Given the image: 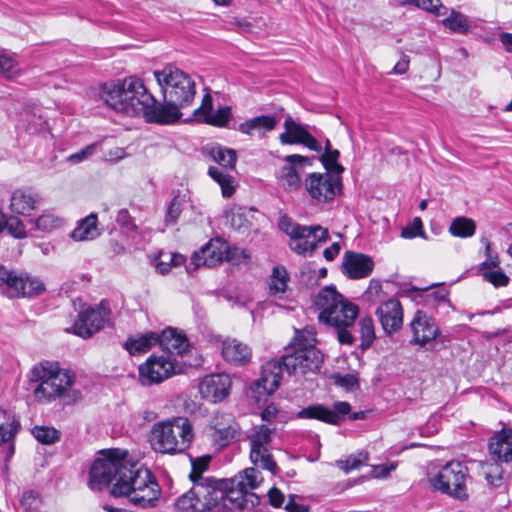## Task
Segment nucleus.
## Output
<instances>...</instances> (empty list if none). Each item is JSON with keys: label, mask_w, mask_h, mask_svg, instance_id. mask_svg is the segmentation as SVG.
<instances>
[{"label": "nucleus", "mask_w": 512, "mask_h": 512, "mask_svg": "<svg viewBox=\"0 0 512 512\" xmlns=\"http://www.w3.org/2000/svg\"><path fill=\"white\" fill-rule=\"evenodd\" d=\"M153 74L161 88L164 104H158L142 80L136 77L101 85L100 98L116 112L127 116L142 115L150 123H174L182 115L180 108L193 101L195 82L189 74L173 65L155 70Z\"/></svg>", "instance_id": "nucleus-1"}, {"label": "nucleus", "mask_w": 512, "mask_h": 512, "mask_svg": "<svg viewBox=\"0 0 512 512\" xmlns=\"http://www.w3.org/2000/svg\"><path fill=\"white\" fill-rule=\"evenodd\" d=\"M126 456L120 449L101 451L91 466L89 487L97 491L110 487L114 497H126L140 508L156 507L161 488L155 476L149 469L129 463Z\"/></svg>", "instance_id": "nucleus-2"}, {"label": "nucleus", "mask_w": 512, "mask_h": 512, "mask_svg": "<svg viewBox=\"0 0 512 512\" xmlns=\"http://www.w3.org/2000/svg\"><path fill=\"white\" fill-rule=\"evenodd\" d=\"M242 480L219 479L198 484L175 501L177 512H243L260 503L254 492L245 490Z\"/></svg>", "instance_id": "nucleus-3"}, {"label": "nucleus", "mask_w": 512, "mask_h": 512, "mask_svg": "<svg viewBox=\"0 0 512 512\" xmlns=\"http://www.w3.org/2000/svg\"><path fill=\"white\" fill-rule=\"evenodd\" d=\"M193 438V427L189 419L174 417L152 426L150 442L160 453L176 454L188 449Z\"/></svg>", "instance_id": "nucleus-4"}, {"label": "nucleus", "mask_w": 512, "mask_h": 512, "mask_svg": "<svg viewBox=\"0 0 512 512\" xmlns=\"http://www.w3.org/2000/svg\"><path fill=\"white\" fill-rule=\"evenodd\" d=\"M29 381L37 383L33 390L35 399L39 403H49L56 398L64 397L73 385V376L51 362H41L31 369Z\"/></svg>", "instance_id": "nucleus-5"}, {"label": "nucleus", "mask_w": 512, "mask_h": 512, "mask_svg": "<svg viewBox=\"0 0 512 512\" xmlns=\"http://www.w3.org/2000/svg\"><path fill=\"white\" fill-rule=\"evenodd\" d=\"M279 228L290 237V248L297 254L312 253L320 243L329 239L326 228L320 225H300L286 215L280 218Z\"/></svg>", "instance_id": "nucleus-6"}, {"label": "nucleus", "mask_w": 512, "mask_h": 512, "mask_svg": "<svg viewBox=\"0 0 512 512\" xmlns=\"http://www.w3.org/2000/svg\"><path fill=\"white\" fill-rule=\"evenodd\" d=\"M468 468L458 461H451L441 467L435 476L429 477L430 485L437 491L457 500H467Z\"/></svg>", "instance_id": "nucleus-7"}, {"label": "nucleus", "mask_w": 512, "mask_h": 512, "mask_svg": "<svg viewBox=\"0 0 512 512\" xmlns=\"http://www.w3.org/2000/svg\"><path fill=\"white\" fill-rule=\"evenodd\" d=\"M311 337L307 343L298 340L297 347L291 354L283 355V364L289 375H306L320 370L323 362L322 353L314 346Z\"/></svg>", "instance_id": "nucleus-8"}, {"label": "nucleus", "mask_w": 512, "mask_h": 512, "mask_svg": "<svg viewBox=\"0 0 512 512\" xmlns=\"http://www.w3.org/2000/svg\"><path fill=\"white\" fill-rule=\"evenodd\" d=\"M275 428L261 424L254 426L247 438L250 441V458L254 465L277 474L278 466L271 455V443Z\"/></svg>", "instance_id": "nucleus-9"}, {"label": "nucleus", "mask_w": 512, "mask_h": 512, "mask_svg": "<svg viewBox=\"0 0 512 512\" xmlns=\"http://www.w3.org/2000/svg\"><path fill=\"white\" fill-rule=\"evenodd\" d=\"M110 314L107 303L101 301L100 304L81 311L72 328H67L66 331H73L75 335L88 339L109 323Z\"/></svg>", "instance_id": "nucleus-10"}, {"label": "nucleus", "mask_w": 512, "mask_h": 512, "mask_svg": "<svg viewBox=\"0 0 512 512\" xmlns=\"http://www.w3.org/2000/svg\"><path fill=\"white\" fill-rule=\"evenodd\" d=\"M5 285L11 297H35L44 290V283L38 279L30 277L27 273L17 274L10 271L0 264V287Z\"/></svg>", "instance_id": "nucleus-11"}, {"label": "nucleus", "mask_w": 512, "mask_h": 512, "mask_svg": "<svg viewBox=\"0 0 512 512\" xmlns=\"http://www.w3.org/2000/svg\"><path fill=\"white\" fill-rule=\"evenodd\" d=\"M334 410L322 405L308 406L298 413L299 418L317 419L328 424L339 425L349 414L351 420L364 419L365 411H358L350 414L351 405L345 401H337L333 404Z\"/></svg>", "instance_id": "nucleus-12"}, {"label": "nucleus", "mask_w": 512, "mask_h": 512, "mask_svg": "<svg viewBox=\"0 0 512 512\" xmlns=\"http://www.w3.org/2000/svg\"><path fill=\"white\" fill-rule=\"evenodd\" d=\"M305 189L311 198L319 202L333 200L342 189L339 176L330 173H311L304 181Z\"/></svg>", "instance_id": "nucleus-13"}, {"label": "nucleus", "mask_w": 512, "mask_h": 512, "mask_svg": "<svg viewBox=\"0 0 512 512\" xmlns=\"http://www.w3.org/2000/svg\"><path fill=\"white\" fill-rule=\"evenodd\" d=\"M139 379L143 385L159 384L176 373V364L170 355L150 356L139 366Z\"/></svg>", "instance_id": "nucleus-14"}, {"label": "nucleus", "mask_w": 512, "mask_h": 512, "mask_svg": "<svg viewBox=\"0 0 512 512\" xmlns=\"http://www.w3.org/2000/svg\"><path fill=\"white\" fill-rule=\"evenodd\" d=\"M409 326L413 334L410 343L413 345L424 347L441 334L436 320L422 310L415 312Z\"/></svg>", "instance_id": "nucleus-15"}, {"label": "nucleus", "mask_w": 512, "mask_h": 512, "mask_svg": "<svg viewBox=\"0 0 512 512\" xmlns=\"http://www.w3.org/2000/svg\"><path fill=\"white\" fill-rule=\"evenodd\" d=\"M233 258L229 246L219 238L210 240L200 250L192 255V262L196 267H214L223 260Z\"/></svg>", "instance_id": "nucleus-16"}, {"label": "nucleus", "mask_w": 512, "mask_h": 512, "mask_svg": "<svg viewBox=\"0 0 512 512\" xmlns=\"http://www.w3.org/2000/svg\"><path fill=\"white\" fill-rule=\"evenodd\" d=\"M211 438L219 448L228 446L239 435V425L231 414L217 413L210 425Z\"/></svg>", "instance_id": "nucleus-17"}, {"label": "nucleus", "mask_w": 512, "mask_h": 512, "mask_svg": "<svg viewBox=\"0 0 512 512\" xmlns=\"http://www.w3.org/2000/svg\"><path fill=\"white\" fill-rule=\"evenodd\" d=\"M232 381L225 373L205 376L199 384V391L204 399L217 403L225 399L231 389Z\"/></svg>", "instance_id": "nucleus-18"}, {"label": "nucleus", "mask_w": 512, "mask_h": 512, "mask_svg": "<svg viewBox=\"0 0 512 512\" xmlns=\"http://www.w3.org/2000/svg\"><path fill=\"white\" fill-rule=\"evenodd\" d=\"M287 164L279 172L278 182L287 191H296L301 187L299 168L303 165H311L312 159L298 154L288 155L284 159Z\"/></svg>", "instance_id": "nucleus-19"}, {"label": "nucleus", "mask_w": 512, "mask_h": 512, "mask_svg": "<svg viewBox=\"0 0 512 512\" xmlns=\"http://www.w3.org/2000/svg\"><path fill=\"white\" fill-rule=\"evenodd\" d=\"M375 313L386 334L392 335L402 328L403 308L397 299L391 298L382 302Z\"/></svg>", "instance_id": "nucleus-20"}, {"label": "nucleus", "mask_w": 512, "mask_h": 512, "mask_svg": "<svg viewBox=\"0 0 512 512\" xmlns=\"http://www.w3.org/2000/svg\"><path fill=\"white\" fill-rule=\"evenodd\" d=\"M374 269L372 257L354 251H346L342 262V272L349 279L368 277Z\"/></svg>", "instance_id": "nucleus-21"}, {"label": "nucleus", "mask_w": 512, "mask_h": 512, "mask_svg": "<svg viewBox=\"0 0 512 512\" xmlns=\"http://www.w3.org/2000/svg\"><path fill=\"white\" fill-rule=\"evenodd\" d=\"M358 314V306L343 299L332 311L320 312L319 320L333 327L352 326Z\"/></svg>", "instance_id": "nucleus-22"}, {"label": "nucleus", "mask_w": 512, "mask_h": 512, "mask_svg": "<svg viewBox=\"0 0 512 512\" xmlns=\"http://www.w3.org/2000/svg\"><path fill=\"white\" fill-rule=\"evenodd\" d=\"M489 453L496 462H512V428L503 427L488 443Z\"/></svg>", "instance_id": "nucleus-23"}, {"label": "nucleus", "mask_w": 512, "mask_h": 512, "mask_svg": "<svg viewBox=\"0 0 512 512\" xmlns=\"http://www.w3.org/2000/svg\"><path fill=\"white\" fill-rule=\"evenodd\" d=\"M283 369V356L279 360L266 362L262 366L259 379L255 382L256 387L262 388L267 395L273 394L281 383Z\"/></svg>", "instance_id": "nucleus-24"}, {"label": "nucleus", "mask_w": 512, "mask_h": 512, "mask_svg": "<svg viewBox=\"0 0 512 512\" xmlns=\"http://www.w3.org/2000/svg\"><path fill=\"white\" fill-rule=\"evenodd\" d=\"M222 356L230 364L244 366L250 362L252 351L247 344L227 338L222 342Z\"/></svg>", "instance_id": "nucleus-25"}, {"label": "nucleus", "mask_w": 512, "mask_h": 512, "mask_svg": "<svg viewBox=\"0 0 512 512\" xmlns=\"http://www.w3.org/2000/svg\"><path fill=\"white\" fill-rule=\"evenodd\" d=\"M158 337L159 346L170 355H181L189 347L186 335L175 328L168 327L164 329L160 334L158 333Z\"/></svg>", "instance_id": "nucleus-26"}, {"label": "nucleus", "mask_w": 512, "mask_h": 512, "mask_svg": "<svg viewBox=\"0 0 512 512\" xmlns=\"http://www.w3.org/2000/svg\"><path fill=\"white\" fill-rule=\"evenodd\" d=\"M40 197L30 189H17L10 197V210L14 214L28 216L36 208Z\"/></svg>", "instance_id": "nucleus-27"}, {"label": "nucleus", "mask_w": 512, "mask_h": 512, "mask_svg": "<svg viewBox=\"0 0 512 512\" xmlns=\"http://www.w3.org/2000/svg\"><path fill=\"white\" fill-rule=\"evenodd\" d=\"M19 428L20 423L16 416L12 412L0 408V445L9 443L6 460H8L14 453V445L11 441L18 433Z\"/></svg>", "instance_id": "nucleus-28"}, {"label": "nucleus", "mask_w": 512, "mask_h": 512, "mask_svg": "<svg viewBox=\"0 0 512 512\" xmlns=\"http://www.w3.org/2000/svg\"><path fill=\"white\" fill-rule=\"evenodd\" d=\"M279 122V118L274 115H261L239 125V131L243 134L253 136L255 133L264 135L266 132L275 129Z\"/></svg>", "instance_id": "nucleus-29"}, {"label": "nucleus", "mask_w": 512, "mask_h": 512, "mask_svg": "<svg viewBox=\"0 0 512 512\" xmlns=\"http://www.w3.org/2000/svg\"><path fill=\"white\" fill-rule=\"evenodd\" d=\"M158 341V333L149 331L129 337L124 343V348L130 355H140L147 353L153 346L158 344Z\"/></svg>", "instance_id": "nucleus-30"}, {"label": "nucleus", "mask_w": 512, "mask_h": 512, "mask_svg": "<svg viewBox=\"0 0 512 512\" xmlns=\"http://www.w3.org/2000/svg\"><path fill=\"white\" fill-rule=\"evenodd\" d=\"M344 299L336 288L332 285L322 288L314 298V305L321 310V312L332 311Z\"/></svg>", "instance_id": "nucleus-31"}, {"label": "nucleus", "mask_w": 512, "mask_h": 512, "mask_svg": "<svg viewBox=\"0 0 512 512\" xmlns=\"http://www.w3.org/2000/svg\"><path fill=\"white\" fill-rule=\"evenodd\" d=\"M284 128L285 132L279 136L280 142L283 145L301 144L308 133L304 126L295 122L289 115L284 122Z\"/></svg>", "instance_id": "nucleus-32"}, {"label": "nucleus", "mask_w": 512, "mask_h": 512, "mask_svg": "<svg viewBox=\"0 0 512 512\" xmlns=\"http://www.w3.org/2000/svg\"><path fill=\"white\" fill-rule=\"evenodd\" d=\"M99 235L97 215L93 213L81 220L71 233V237L76 241L93 240Z\"/></svg>", "instance_id": "nucleus-33"}, {"label": "nucleus", "mask_w": 512, "mask_h": 512, "mask_svg": "<svg viewBox=\"0 0 512 512\" xmlns=\"http://www.w3.org/2000/svg\"><path fill=\"white\" fill-rule=\"evenodd\" d=\"M211 456L206 455L191 460V472L189 479L192 481V487L189 491H192L196 485L203 484L209 481H218L219 479L213 477H203V473L209 468Z\"/></svg>", "instance_id": "nucleus-34"}, {"label": "nucleus", "mask_w": 512, "mask_h": 512, "mask_svg": "<svg viewBox=\"0 0 512 512\" xmlns=\"http://www.w3.org/2000/svg\"><path fill=\"white\" fill-rule=\"evenodd\" d=\"M476 223L473 219L464 216L452 220L449 232L454 237L468 238L475 234Z\"/></svg>", "instance_id": "nucleus-35"}, {"label": "nucleus", "mask_w": 512, "mask_h": 512, "mask_svg": "<svg viewBox=\"0 0 512 512\" xmlns=\"http://www.w3.org/2000/svg\"><path fill=\"white\" fill-rule=\"evenodd\" d=\"M209 154L220 166L228 169L235 167L237 161V153L235 150L218 145L211 148Z\"/></svg>", "instance_id": "nucleus-36"}, {"label": "nucleus", "mask_w": 512, "mask_h": 512, "mask_svg": "<svg viewBox=\"0 0 512 512\" xmlns=\"http://www.w3.org/2000/svg\"><path fill=\"white\" fill-rule=\"evenodd\" d=\"M288 280L289 276L285 267H274L269 280V293L271 295H276L278 293L285 292Z\"/></svg>", "instance_id": "nucleus-37"}, {"label": "nucleus", "mask_w": 512, "mask_h": 512, "mask_svg": "<svg viewBox=\"0 0 512 512\" xmlns=\"http://www.w3.org/2000/svg\"><path fill=\"white\" fill-rule=\"evenodd\" d=\"M443 24L452 32L459 34H466L471 29L467 16L455 11H452L451 14L443 20Z\"/></svg>", "instance_id": "nucleus-38"}, {"label": "nucleus", "mask_w": 512, "mask_h": 512, "mask_svg": "<svg viewBox=\"0 0 512 512\" xmlns=\"http://www.w3.org/2000/svg\"><path fill=\"white\" fill-rule=\"evenodd\" d=\"M359 330L361 335L360 349L367 350L375 339L374 323L372 318L363 317L359 321Z\"/></svg>", "instance_id": "nucleus-39"}, {"label": "nucleus", "mask_w": 512, "mask_h": 512, "mask_svg": "<svg viewBox=\"0 0 512 512\" xmlns=\"http://www.w3.org/2000/svg\"><path fill=\"white\" fill-rule=\"evenodd\" d=\"M233 479H237L238 481L242 480L241 486L244 487L245 490H249L251 492H253V490L263 481L261 473L253 467L245 469Z\"/></svg>", "instance_id": "nucleus-40"}, {"label": "nucleus", "mask_w": 512, "mask_h": 512, "mask_svg": "<svg viewBox=\"0 0 512 512\" xmlns=\"http://www.w3.org/2000/svg\"><path fill=\"white\" fill-rule=\"evenodd\" d=\"M208 174L221 186L222 194L224 197H230L234 192L233 178L223 173L217 167H210Z\"/></svg>", "instance_id": "nucleus-41"}, {"label": "nucleus", "mask_w": 512, "mask_h": 512, "mask_svg": "<svg viewBox=\"0 0 512 512\" xmlns=\"http://www.w3.org/2000/svg\"><path fill=\"white\" fill-rule=\"evenodd\" d=\"M33 436L42 444H54L60 439V431L53 427L36 426L32 430Z\"/></svg>", "instance_id": "nucleus-42"}, {"label": "nucleus", "mask_w": 512, "mask_h": 512, "mask_svg": "<svg viewBox=\"0 0 512 512\" xmlns=\"http://www.w3.org/2000/svg\"><path fill=\"white\" fill-rule=\"evenodd\" d=\"M340 152L338 150H325L320 160L327 171L340 174L344 168L338 163Z\"/></svg>", "instance_id": "nucleus-43"}, {"label": "nucleus", "mask_w": 512, "mask_h": 512, "mask_svg": "<svg viewBox=\"0 0 512 512\" xmlns=\"http://www.w3.org/2000/svg\"><path fill=\"white\" fill-rule=\"evenodd\" d=\"M368 460L366 453H358L357 455H350L345 460H338L336 465L342 469L345 473H349L352 470L360 468Z\"/></svg>", "instance_id": "nucleus-44"}, {"label": "nucleus", "mask_w": 512, "mask_h": 512, "mask_svg": "<svg viewBox=\"0 0 512 512\" xmlns=\"http://www.w3.org/2000/svg\"><path fill=\"white\" fill-rule=\"evenodd\" d=\"M185 199L184 196L175 195L170 202V205L167 209L165 216L166 225H171L176 223L182 212V205L184 204Z\"/></svg>", "instance_id": "nucleus-45"}, {"label": "nucleus", "mask_w": 512, "mask_h": 512, "mask_svg": "<svg viewBox=\"0 0 512 512\" xmlns=\"http://www.w3.org/2000/svg\"><path fill=\"white\" fill-rule=\"evenodd\" d=\"M0 72L7 79H14L19 75V69L12 57L0 54Z\"/></svg>", "instance_id": "nucleus-46"}, {"label": "nucleus", "mask_w": 512, "mask_h": 512, "mask_svg": "<svg viewBox=\"0 0 512 512\" xmlns=\"http://www.w3.org/2000/svg\"><path fill=\"white\" fill-rule=\"evenodd\" d=\"M483 279L494 287H505L509 284V277L502 270L482 272Z\"/></svg>", "instance_id": "nucleus-47"}, {"label": "nucleus", "mask_w": 512, "mask_h": 512, "mask_svg": "<svg viewBox=\"0 0 512 512\" xmlns=\"http://www.w3.org/2000/svg\"><path fill=\"white\" fill-rule=\"evenodd\" d=\"M231 116L230 108L225 107L219 109L217 112L212 113V111L203 119L205 123L216 125V126H225Z\"/></svg>", "instance_id": "nucleus-48"}, {"label": "nucleus", "mask_w": 512, "mask_h": 512, "mask_svg": "<svg viewBox=\"0 0 512 512\" xmlns=\"http://www.w3.org/2000/svg\"><path fill=\"white\" fill-rule=\"evenodd\" d=\"M21 506L26 510L36 509L41 504V497L38 492L33 490H28L23 492V495L20 500Z\"/></svg>", "instance_id": "nucleus-49"}, {"label": "nucleus", "mask_w": 512, "mask_h": 512, "mask_svg": "<svg viewBox=\"0 0 512 512\" xmlns=\"http://www.w3.org/2000/svg\"><path fill=\"white\" fill-rule=\"evenodd\" d=\"M423 224L420 218H415L411 224L406 226L401 231V237L405 239H412L417 236H423Z\"/></svg>", "instance_id": "nucleus-50"}, {"label": "nucleus", "mask_w": 512, "mask_h": 512, "mask_svg": "<svg viewBox=\"0 0 512 512\" xmlns=\"http://www.w3.org/2000/svg\"><path fill=\"white\" fill-rule=\"evenodd\" d=\"M490 468L484 471L485 479L492 487H499L502 484V469L498 464L487 465Z\"/></svg>", "instance_id": "nucleus-51"}, {"label": "nucleus", "mask_w": 512, "mask_h": 512, "mask_svg": "<svg viewBox=\"0 0 512 512\" xmlns=\"http://www.w3.org/2000/svg\"><path fill=\"white\" fill-rule=\"evenodd\" d=\"M5 228L15 237V238H24L26 236V230L23 223L14 216H10L8 218V222L6 223Z\"/></svg>", "instance_id": "nucleus-52"}, {"label": "nucleus", "mask_w": 512, "mask_h": 512, "mask_svg": "<svg viewBox=\"0 0 512 512\" xmlns=\"http://www.w3.org/2000/svg\"><path fill=\"white\" fill-rule=\"evenodd\" d=\"M60 220L55 218L53 215H42L36 220V227L40 230H51L58 227Z\"/></svg>", "instance_id": "nucleus-53"}, {"label": "nucleus", "mask_w": 512, "mask_h": 512, "mask_svg": "<svg viewBox=\"0 0 512 512\" xmlns=\"http://www.w3.org/2000/svg\"><path fill=\"white\" fill-rule=\"evenodd\" d=\"M96 144H90L88 146H86L85 148L81 149L80 151L74 153V154H71L69 157H68V160L72 163H79V162H82L83 160L89 158L95 151L96 149Z\"/></svg>", "instance_id": "nucleus-54"}, {"label": "nucleus", "mask_w": 512, "mask_h": 512, "mask_svg": "<svg viewBox=\"0 0 512 512\" xmlns=\"http://www.w3.org/2000/svg\"><path fill=\"white\" fill-rule=\"evenodd\" d=\"M297 495L291 494L289 495V500L285 504L284 509L287 512H309V506L304 504H299L296 502Z\"/></svg>", "instance_id": "nucleus-55"}, {"label": "nucleus", "mask_w": 512, "mask_h": 512, "mask_svg": "<svg viewBox=\"0 0 512 512\" xmlns=\"http://www.w3.org/2000/svg\"><path fill=\"white\" fill-rule=\"evenodd\" d=\"M380 293H382L381 282L376 279H372L364 295L370 301H375L379 297Z\"/></svg>", "instance_id": "nucleus-56"}, {"label": "nucleus", "mask_w": 512, "mask_h": 512, "mask_svg": "<svg viewBox=\"0 0 512 512\" xmlns=\"http://www.w3.org/2000/svg\"><path fill=\"white\" fill-rule=\"evenodd\" d=\"M212 111V97L206 94L203 97L202 105L194 111V115L197 117L206 118V116Z\"/></svg>", "instance_id": "nucleus-57"}, {"label": "nucleus", "mask_w": 512, "mask_h": 512, "mask_svg": "<svg viewBox=\"0 0 512 512\" xmlns=\"http://www.w3.org/2000/svg\"><path fill=\"white\" fill-rule=\"evenodd\" d=\"M499 263L500 261L497 255H488L486 256L485 261L478 266V272L482 275V272L492 271L494 268L499 266Z\"/></svg>", "instance_id": "nucleus-58"}, {"label": "nucleus", "mask_w": 512, "mask_h": 512, "mask_svg": "<svg viewBox=\"0 0 512 512\" xmlns=\"http://www.w3.org/2000/svg\"><path fill=\"white\" fill-rule=\"evenodd\" d=\"M268 498L273 507L279 508L284 503L285 495L278 488L273 487L268 492Z\"/></svg>", "instance_id": "nucleus-59"}, {"label": "nucleus", "mask_w": 512, "mask_h": 512, "mask_svg": "<svg viewBox=\"0 0 512 512\" xmlns=\"http://www.w3.org/2000/svg\"><path fill=\"white\" fill-rule=\"evenodd\" d=\"M335 383L346 389H351L357 385V379L351 374H346L344 376L337 374L335 375Z\"/></svg>", "instance_id": "nucleus-60"}, {"label": "nucleus", "mask_w": 512, "mask_h": 512, "mask_svg": "<svg viewBox=\"0 0 512 512\" xmlns=\"http://www.w3.org/2000/svg\"><path fill=\"white\" fill-rule=\"evenodd\" d=\"M349 326L335 327L337 330V338L341 344H352L354 341L353 336L347 330Z\"/></svg>", "instance_id": "nucleus-61"}, {"label": "nucleus", "mask_w": 512, "mask_h": 512, "mask_svg": "<svg viewBox=\"0 0 512 512\" xmlns=\"http://www.w3.org/2000/svg\"><path fill=\"white\" fill-rule=\"evenodd\" d=\"M278 412V407L275 404H269L261 412V418L263 421L270 423L277 416Z\"/></svg>", "instance_id": "nucleus-62"}, {"label": "nucleus", "mask_w": 512, "mask_h": 512, "mask_svg": "<svg viewBox=\"0 0 512 512\" xmlns=\"http://www.w3.org/2000/svg\"><path fill=\"white\" fill-rule=\"evenodd\" d=\"M409 62V57L407 55H403L401 59L395 64L393 72L396 74H405L408 70Z\"/></svg>", "instance_id": "nucleus-63"}, {"label": "nucleus", "mask_w": 512, "mask_h": 512, "mask_svg": "<svg viewBox=\"0 0 512 512\" xmlns=\"http://www.w3.org/2000/svg\"><path fill=\"white\" fill-rule=\"evenodd\" d=\"M301 144L308 147L309 149H311L313 151H316V152L321 151L320 143L309 132L306 134V136L303 139V142Z\"/></svg>", "instance_id": "nucleus-64"}]
</instances>
